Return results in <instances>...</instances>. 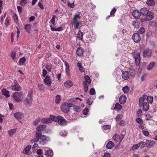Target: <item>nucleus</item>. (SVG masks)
<instances>
[{
  "instance_id": "obj_1",
  "label": "nucleus",
  "mask_w": 157,
  "mask_h": 157,
  "mask_svg": "<svg viewBox=\"0 0 157 157\" xmlns=\"http://www.w3.org/2000/svg\"><path fill=\"white\" fill-rule=\"evenodd\" d=\"M81 13V12H79L75 13L71 21V24L74 26L75 28V29H77L79 25V20L82 17Z\"/></svg>"
},
{
  "instance_id": "obj_2",
  "label": "nucleus",
  "mask_w": 157,
  "mask_h": 157,
  "mask_svg": "<svg viewBox=\"0 0 157 157\" xmlns=\"http://www.w3.org/2000/svg\"><path fill=\"white\" fill-rule=\"evenodd\" d=\"M51 117L52 119L53 118L54 121L58 123L60 125L65 126L67 124V121L61 116H58L56 117L54 116Z\"/></svg>"
},
{
  "instance_id": "obj_3",
  "label": "nucleus",
  "mask_w": 157,
  "mask_h": 157,
  "mask_svg": "<svg viewBox=\"0 0 157 157\" xmlns=\"http://www.w3.org/2000/svg\"><path fill=\"white\" fill-rule=\"evenodd\" d=\"M139 103L140 106L142 107L144 111H147L148 110L149 106L148 104L145 100H144L143 98H140L139 99Z\"/></svg>"
},
{
  "instance_id": "obj_4",
  "label": "nucleus",
  "mask_w": 157,
  "mask_h": 157,
  "mask_svg": "<svg viewBox=\"0 0 157 157\" xmlns=\"http://www.w3.org/2000/svg\"><path fill=\"white\" fill-rule=\"evenodd\" d=\"M24 94L22 92H16L13 93V98L17 102L20 101L23 98Z\"/></svg>"
},
{
  "instance_id": "obj_5",
  "label": "nucleus",
  "mask_w": 157,
  "mask_h": 157,
  "mask_svg": "<svg viewBox=\"0 0 157 157\" xmlns=\"http://www.w3.org/2000/svg\"><path fill=\"white\" fill-rule=\"evenodd\" d=\"M73 105V104L72 103H64L62 105V110L63 112L67 113L69 111V108L72 107Z\"/></svg>"
},
{
  "instance_id": "obj_6",
  "label": "nucleus",
  "mask_w": 157,
  "mask_h": 157,
  "mask_svg": "<svg viewBox=\"0 0 157 157\" xmlns=\"http://www.w3.org/2000/svg\"><path fill=\"white\" fill-rule=\"evenodd\" d=\"M133 55L135 59L136 64L137 66H138L140 64V53L136 52H133Z\"/></svg>"
},
{
  "instance_id": "obj_7",
  "label": "nucleus",
  "mask_w": 157,
  "mask_h": 157,
  "mask_svg": "<svg viewBox=\"0 0 157 157\" xmlns=\"http://www.w3.org/2000/svg\"><path fill=\"white\" fill-rule=\"evenodd\" d=\"M40 139V140L39 142V143L42 145H44L50 140V139L48 137L44 135L41 136Z\"/></svg>"
},
{
  "instance_id": "obj_8",
  "label": "nucleus",
  "mask_w": 157,
  "mask_h": 157,
  "mask_svg": "<svg viewBox=\"0 0 157 157\" xmlns=\"http://www.w3.org/2000/svg\"><path fill=\"white\" fill-rule=\"evenodd\" d=\"M32 93L31 92H30L28 93L26 99L24 101V102L25 105H30L32 104L33 101L32 96Z\"/></svg>"
},
{
  "instance_id": "obj_9",
  "label": "nucleus",
  "mask_w": 157,
  "mask_h": 157,
  "mask_svg": "<svg viewBox=\"0 0 157 157\" xmlns=\"http://www.w3.org/2000/svg\"><path fill=\"white\" fill-rule=\"evenodd\" d=\"M51 116H54L52 115L50 116L49 118H43L41 120V121L43 123L47 124L50 123H51L53 121V118L52 119Z\"/></svg>"
},
{
  "instance_id": "obj_10",
  "label": "nucleus",
  "mask_w": 157,
  "mask_h": 157,
  "mask_svg": "<svg viewBox=\"0 0 157 157\" xmlns=\"http://www.w3.org/2000/svg\"><path fill=\"white\" fill-rule=\"evenodd\" d=\"M152 51L148 49H145L143 52V56L144 57L149 58L151 56Z\"/></svg>"
},
{
  "instance_id": "obj_11",
  "label": "nucleus",
  "mask_w": 157,
  "mask_h": 157,
  "mask_svg": "<svg viewBox=\"0 0 157 157\" xmlns=\"http://www.w3.org/2000/svg\"><path fill=\"white\" fill-rule=\"evenodd\" d=\"M132 38L134 41L136 43L139 42L141 39L140 36L137 33L134 34L132 36Z\"/></svg>"
},
{
  "instance_id": "obj_12",
  "label": "nucleus",
  "mask_w": 157,
  "mask_h": 157,
  "mask_svg": "<svg viewBox=\"0 0 157 157\" xmlns=\"http://www.w3.org/2000/svg\"><path fill=\"white\" fill-rule=\"evenodd\" d=\"M155 143L154 141L147 140L146 141V144L147 148H150L154 146Z\"/></svg>"
},
{
  "instance_id": "obj_13",
  "label": "nucleus",
  "mask_w": 157,
  "mask_h": 157,
  "mask_svg": "<svg viewBox=\"0 0 157 157\" xmlns=\"http://www.w3.org/2000/svg\"><path fill=\"white\" fill-rule=\"evenodd\" d=\"M14 84L12 86V90H21V87L17 83V81L16 80H15L14 81Z\"/></svg>"
},
{
  "instance_id": "obj_14",
  "label": "nucleus",
  "mask_w": 157,
  "mask_h": 157,
  "mask_svg": "<svg viewBox=\"0 0 157 157\" xmlns=\"http://www.w3.org/2000/svg\"><path fill=\"white\" fill-rule=\"evenodd\" d=\"M143 98L144 100H145V101H147L150 103H151L153 101V98L152 97L147 96L144 95L142 97H141Z\"/></svg>"
},
{
  "instance_id": "obj_15",
  "label": "nucleus",
  "mask_w": 157,
  "mask_h": 157,
  "mask_svg": "<svg viewBox=\"0 0 157 157\" xmlns=\"http://www.w3.org/2000/svg\"><path fill=\"white\" fill-rule=\"evenodd\" d=\"M124 138V136L121 135L115 134L113 136V138L116 141L119 142L120 143L122 141Z\"/></svg>"
},
{
  "instance_id": "obj_16",
  "label": "nucleus",
  "mask_w": 157,
  "mask_h": 157,
  "mask_svg": "<svg viewBox=\"0 0 157 157\" xmlns=\"http://www.w3.org/2000/svg\"><path fill=\"white\" fill-rule=\"evenodd\" d=\"M44 82L46 85L48 86H51L52 80L50 77L48 76H47L44 79Z\"/></svg>"
},
{
  "instance_id": "obj_17",
  "label": "nucleus",
  "mask_w": 157,
  "mask_h": 157,
  "mask_svg": "<svg viewBox=\"0 0 157 157\" xmlns=\"http://www.w3.org/2000/svg\"><path fill=\"white\" fill-rule=\"evenodd\" d=\"M64 86L67 88H69L71 87L73 85V83L71 80H69L64 83Z\"/></svg>"
},
{
  "instance_id": "obj_18",
  "label": "nucleus",
  "mask_w": 157,
  "mask_h": 157,
  "mask_svg": "<svg viewBox=\"0 0 157 157\" xmlns=\"http://www.w3.org/2000/svg\"><path fill=\"white\" fill-rule=\"evenodd\" d=\"M140 12L137 10H134L133 11L132 15L135 19L138 18L140 16Z\"/></svg>"
},
{
  "instance_id": "obj_19",
  "label": "nucleus",
  "mask_w": 157,
  "mask_h": 157,
  "mask_svg": "<svg viewBox=\"0 0 157 157\" xmlns=\"http://www.w3.org/2000/svg\"><path fill=\"white\" fill-rule=\"evenodd\" d=\"M44 149L45 151V155H48L50 156H51L53 155V153L52 150L48 149V148L46 147H44Z\"/></svg>"
},
{
  "instance_id": "obj_20",
  "label": "nucleus",
  "mask_w": 157,
  "mask_h": 157,
  "mask_svg": "<svg viewBox=\"0 0 157 157\" xmlns=\"http://www.w3.org/2000/svg\"><path fill=\"white\" fill-rule=\"evenodd\" d=\"M149 10L147 8L144 7L140 10V13L143 15H146L148 13Z\"/></svg>"
},
{
  "instance_id": "obj_21",
  "label": "nucleus",
  "mask_w": 157,
  "mask_h": 157,
  "mask_svg": "<svg viewBox=\"0 0 157 157\" xmlns=\"http://www.w3.org/2000/svg\"><path fill=\"white\" fill-rule=\"evenodd\" d=\"M127 98L125 95H122L120 97L119 99L120 103L121 104H124L126 101Z\"/></svg>"
},
{
  "instance_id": "obj_22",
  "label": "nucleus",
  "mask_w": 157,
  "mask_h": 157,
  "mask_svg": "<svg viewBox=\"0 0 157 157\" xmlns=\"http://www.w3.org/2000/svg\"><path fill=\"white\" fill-rule=\"evenodd\" d=\"M155 63L154 61L150 62L147 67V69L148 71L152 70L155 66Z\"/></svg>"
},
{
  "instance_id": "obj_23",
  "label": "nucleus",
  "mask_w": 157,
  "mask_h": 157,
  "mask_svg": "<svg viewBox=\"0 0 157 157\" xmlns=\"http://www.w3.org/2000/svg\"><path fill=\"white\" fill-rule=\"evenodd\" d=\"M2 94L5 96L6 98L10 97L9 91L5 88H3L1 90Z\"/></svg>"
},
{
  "instance_id": "obj_24",
  "label": "nucleus",
  "mask_w": 157,
  "mask_h": 157,
  "mask_svg": "<svg viewBox=\"0 0 157 157\" xmlns=\"http://www.w3.org/2000/svg\"><path fill=\"white\" fill-rule=\"evenodd\" d=\"M122 78L124 80H127L129 77V74L127 71H123L122 73Z\"/></svg>"
},
{
  "instance_id": "obj_25",
  "label": "nucleus",
  "mask_w": 157,
  "mask_h": 157,
  "mask_svg": "<svg viewBox=\"0 0 157 157\" xmlns=\"http://www.w3.org/2000/svg\"><path fill=\"white\" fill-rule=\"evenodd\" d=\"M46 128V126L45 124H43L39 125L36 128L37 131L41 132L42 131L44 130Z\"/></svg>"
},
{
  "instance_id": "obj_26",
  "label": "nucleus",
  "mask_w": 157,
  "mask_h": 157,
  "mask_svg": "<svg viewBox=\"0 0 157 157\" xmlns=\"http://www.w3.org/2000/svg\"><path fill=\"white\" fill-rule=\"evenodd\" d=\"M31 148L32 147L31 145H28L24 148L23 151V153L26 154H28Z\"/></svg>"
},
{
  "instance_id": "obj_27",
  "label": "nucleus",
  "mask_w": 157,
  "mask_h": 157,
  "mask_svg": "<svg viewBox=\"0 0 157 157\" xmlns=\"http://www.w3.org/2000/svg\"><path fill=\"white\" fill-rule=\"evenodd\" d=\"M14 116L18 120H20L22 118V114L21 113H14Z\"/></svg>"
},
{
  "instance_id": "obj_28",
  "label": "nucleus",
  "mask_w": 157,
  "mask_h": 157,
  "mask_svg": "<svg viewBox=\"0 0 157 157\" xmlns=\"http://www.w3.org/2000/svg\"><path fill=\"white\" fill-rule=\"evenodd\" d=\"M85 81L83 82V84L90 83L91 82V80L90 77L88 75H86L84 77Z\"/></svg>"
},
{
  "instance_id": "obj_29",
  "label": "nucleus",
  "mask_w": 157,
  "mask_h": 157,
  "mask_svg": "<svg viewBox=\"0 0 157 157\" xmlns=\"http://www.w3.org/2000/svg\"><path fill=\"white\" fill-rule=\"evenodd\" d=\"M83 49L81 47L77 48L76 53L78 56H81L83 55Z\"/></svg>"
},
{
  "instance_id": "obj_30",
  "label": "nucleus",
  "mask_w": 157,
  "mask_h": 157,
  "mask_svg": "<svg viewBox=\"0 0 157 157\" xmlns=\"http://www.w3.org/2000/svg\"><path fill=\"white\" fill-rule=\"evenodd\" d=\"M17 128H13L9 130L8 132L9 136H12L16 132Z\"/></svg>"
},
{
  "instance_id": "obj_31",
  "label": "nucleus",
  "mask_w": 157,
  "mask_h": 157,
  "mask_svg": "<svg viewBox=\"0 0 157 157\" xmlns=\"http://www.w3.org/2000/svg\"><path fill=\"white\" fill-rule=\"evenodd\" d=\"M114 146V144L111 141L108 142L106 145V148L108 149H111Z\"/></svg>"
},
{
  "instance_id": "obj_32",
  "label": "nucleus",
  "mask_w": 157,
  "mask_h": 157,
  "mask_svg": "<svg viewBox=\"0 0 157 157\" xmlns=\"http://www.w3.org/2000/svg\"><path fill=\"white\" fill-rule=\"evenodd\" d=\"M110 127V125L108 124L104 125L102 127L103 129L104 130V132L105 133L108 132Z\"/></svg>"
},
{
  "instance_id": "obj_33",
  "label": "nucleus",
  "mask_w": 157,
  "mask_h": 157,
  "mask_svg": "<svg viewBox=\"0 0 157 157\" xmlns=\"http://www.w3.org/2000/svg\"><path fill=\"white\" fill-rule=\"evenodd\" d=\"M83 36V33L81 32L80 30L78 31V34L77 38L78 40H82Z\"/></svg>"
},
{
  "instance_id": "obj_34",
  "label": "nucleus",
  "mask_w": 157,
  "mask_h": 157,
  "mask_svg": "<svg viewBox=\"0 0 157 157\" xmlns=\"http://www.w3.org/2000/svg\"><path fill=\"white\" fill-rule=\"evenodd\" d=\"M25 29L26 31L28 33H29L30 32L31 28V25L29 24H27L25 25Z\"/></svg>"
},
{
  "instance_id": "obj_35",
  "label": "nucleus",
  "mask_w": 157,
  "mask_h": 157,
  "mask_svg": "<svg viewBox=\"0 0 157 157\" xmlns=\"http://www.w3.org/2000/svg\"><path fill=\"white\" fill-rule=\"evenodd\" d=\"M122 90L124 94H127L130 90V88L127 86H126L123 87Z\"/></svg>"
},
{
  "instance_id": "obj_36",
  "label": "nucleus",
  "mask_w": 157,
  "mask_h": 157,
  "mask_svg": "<svg viewBox=\"0 0 157 157\" xmlns=\"http://www.w3.org/2000/svg\"><path fill=\"white\" fill-rule=\"evenodd\" d=\"M146 4L149 6H153L155 4V2L153 0H148Z\"/></svg>"
},
{
  "instance_id": "obj_37",
  "label": "nucleus",
  "mask_w": 157,
  "mask_h": 157,
  "mask_svg": "<svg viewBox=\"0 0 157 157\" xmlns=\"http://www.w3.org/2000/svg\"><path fill=\"white\" fill-rule=\"evenodd\" d=\"M40 121V117H37L33 122V124L34 126L37 125Z\"/></svg>"
},
{
  "instance_id": "obj_38",
  "label": "nucleus",
  "mask_w": 157,
  "mask_h": 157,
  "mask_svg": "<svg viewBox=\"0 0 157 157\" xmlns=\"http://www.w3.org/2000/svg\"><path fill=\"white\" fill-rule=\"evenodd\" d=\"M26 61V59L25 57L21 58L19 61V64L20 65H22Z\"/></svg>"
},
{
  "instance_id": "obj_39",
  "label": "nucleus",
  "mask_w": 157,
  "mask_h": 157,
  "mask_svg": "<svg viewBox=\"0 0 157 157\" xmlns=\"http://www.w3.org/2000/svg\"><path fill=\"white\" fill-rule=\"evenodd\" d=\"M41 134L42 132H41L37 131L36 133L35 137L39 139L42 136Z\"/></svg>"
},
{
  "instance_id": "obj_40",
  "label": "nucleus",
  "mask_w": 157,
  "mask_h": 157,
  "mask_svg": "<svg viewBox=\"0 0 157 157\" xmlns=\"http://www.w3.org/2000/svg\"><path fill=\"white\" fill-rule=\"evenodd\" d=\"M129 72L130 75L133 76L135 75V71L131 68H129Z\"/></svg>"
},
{
  "instance_id": "obj_41",
  "label": "nucleus",
  "mask_w": 157,
  "mask_h": 157,
  "mask_svg": "<svg viewBox=\"0 0 157 157\" xmlns=\"http://www.w3.org/2000/svg\"><path fill=\"white\" fill-rule=\"evenodd\" d=\"M52 65L51 63H48L46 65L45 68L49 71H50L52 69Z\"/></svg>"
},
{
  "instance_id": "obj_42",
  "label": "nucleus",
  "mask_w": 157,
  "mask_h": 157,
  "mask_svg": "<svg viewBox=\"0 0 157 157\" xmlns=\"http://www.w3.org/2000/svg\"><path fill=\"white\" fill-rule=\"evenodd\" d=\"M145 31V29L144 27H142L138 30V32L139 33L142 34L144 33Z\"/></svg>"
},
{
  "instance_id": "obj_43",
  "label": "nucleus",
  "mask_w": 157,
  "mask_h": 157,
  "mask_svg": "<svg viewBox=\"0 0 157 157\" xmlns=\"http://www.w3.org/2000/svg\"><path fill=\"white\" fill-rule=\"evenodd\" d=\"M153 18V16L152 15H147L146 17L145 18L144 20L145 21H149Z\"/></svg>"
},
{
  "instance_id": "obj_44",
  "label": "nucleus",
  "mask_w": 157,
  "mask_h": 157,
  "mask_svg": "<svg viewBox=\"0 0 157 157\" xmlns=\"http://www.w3.org/2000/svg\"><path fill=\"white\" fill-rule=\"evenodd\" d=\"M122 106L119 103H116L114 106V109L120 110L121 109Z\"/></svg>"
},
{
  "instance_id": "obj_45",
  "label": "nucleus",
  "mask_w": 157,
  "mask_h": 157,
  "mask_svg": "<svg viewBox=\"0 0 157 157\" xmlns=\"http://www.w3.org/2000/svg\"><path fill=\"white\" fill-rule=\"evenodd\" d=\"M140 146V144L138 143V144H134L132 147V149L133 150L136 149Z\"/></svg>"
},
{
  "instance_id": "obj_46",
  "label": "nucleus",
  "mask_w": 157,
  "mask_h": 157,
  "mask_svg": "<svg viewBox=\"0 0 157 157\" xmlns=\"http://www.w3.org/2000/svg\"><path fill=\"white\" fill-rule=\"evenodd\" d=\"M27 3L26 0H21L20 2V5L22 6H25Z\"/></svg>"
},
{
  "instance_id": "obj_47",
  "label": "nucleus",
  "mask_w": 157,
  "mask_h": 157,
  "mask_svg": "<svg viewBox=\"0 0 157 157\" xmlns=\"http://www.w3.org/2000/svg\"><path fill=\"white\" fill-rule=\"evenodd\" d=\"M133 25L135 27H137L139 26L140 23L137 21H134L133 22Z\"/></svg>"
},
{
  "instance_id": "obj_48",
  "label": "nucleus",
  "mask_w": 157,
  "mask_h": 157,
  "mask_svg": "<svg viewBox=\"0 0 157 157\" xmlns=\"http://www.w3.org/2000/svg\"><path fill=\"white\" fill-rule=\"evenodd\" d=\"M61 100L60 99V96L59 95H57L56 96V98L55 99V102L56 103L58 104L60 100Z\"/></svg>"
},
{
  "instance_id": "obj_49",
  "label": "nucleus",
  "mask_w": 157,
  "mask_h": 157,
  "mask_svg": "<svg viewBox=\"0 0 157 157\" xmlns=\"http://www.w3.org/2000/svg\"><path fill=\"white\" fill-rule=\"evenodd\" d=\"M136 121L137 123L140 124H142L143 123L142 120L139 118L136 119Z\"/></svg>"
},
{
  "instance_id": "obj_50",
  "label": "nucleus",
  "mask_w": 157,
  "mask_h": 157,
  "mask_svg": "<svg viewBox=\"0 0 157 157\" xmlns=\"http://www.w3.org/2000/svg\"><path fill=\"white\" fill-rule=\"evenodd\" d=\"M39 140V139L36 138V137H35L33 139H31L30 140V142L31 143H35L38 142Z\"/></svg>"
},
{
  "instance_id": "obj_51",
  "label": "nucleus",
  "mask_w": 157,
  "mask_h": 157,
  "mask_svg": "<svg viewBox=\"0 0 157 157\" xmlns=\"http://www.w3.org/2000/svg\"><path fill=\"white\" fill-rule=\"evenodd\" d=\"M11 56L12 59L14 60L16 56V52L14 51H13L11 52Z\"/></svg>"
},
{
  "instance_id": "obj_52",
  "label": "nucleus",
  "mask_w": 157,
  "mask_h": 157,
  "mask_svg": "<svg viewBox=\"0 0 157 157\" xmlns=\"http://www.w3.org/2000/svg\"><path fill=\"white\" fill-rule=\"evenodd\" d=\"M13 17L15 22H17L18 21V18L17 15L16 14L14 13Z\"/></svg>"
},
{
  "instance_id": "obj_53",
  "label": "nucleus",
  "mask_w": 157,
  "mask_h": 157,
  "mask_svg": "<svg viewBox=\"0 0 157 157\" xmlns=\"http://www.w3.org/2000/svg\"><path fill=\"white\" fill-rule=\"evenodd\" d=\"M38 88L40 90H43L44 88V86L42 84H39L38 86Z\"/></svg>"
},
{
  "instance_id": "obj_54",
  "label": "nucleus",
  "mask_w": 157,
  "mask_h": 157,
  "mask_svg": "<svg viewBox=\"0 0 157 157\" xmlns=\"http://www.w3.org/2000/svg\"><path fill=\"white\" fill-rule=\"evenodd\" d=\"M89 112V109H88L86 108L84 109L83 111V114L87 115V114Z\"/></svg>"
},
{
  "instance_id": "obj_55",
  "label": "nucleus",
  "mask_w": 157,
  "mask_h": 157,
  "mask_svg": "<svg viewBox=\"0 0 157 157\" xmlns=\"http://www.w3.org/2000/svg\"><path fill=\"white\" fill-rule=\"evenodd\" d=\"M74 110L75 111L78 112L80 110V108L79 107L75 105L73 106Z\"/></svg>"
},
{
  "instance_id": "obj_56",
  "label": "nucleus",
  "mask_w": 157,
  "mask_h": 157,
  "mask_svg": "<svg viewBox=\"0 0 157 157\" xmlns=\"http://www.w3.org/2000/svg\"><path fill=\"white\" fill-rule=\"evenodd\" d=\"M139 144H140V145H141V148H143L144 147L146 146V142L144 143L143 141H141L139 143Z\"/></svg>"
},
{
  "instance_id": "obj_57",
  "label": "nucleus",
  "mask_w": 157,
  "mask_h": 157,
  "mask_svg": "<svg viewBox=\"0 0 157 157\" xmlns=\"http://www.w3.org/2000/svg\"><path fill=\"white\" fill-rule=\"evenodd\" d=\"M36 153L38 155H41L43 153V151L41 149H37L36 151Z\"/></svg>"
},
{
  "instance_id": "obj_58",
  "label": "nucleus",
  "mask_w": 157,
  "mask_h": 157,
  "mask_svg": "<svg viewBox=\"0 0 157 157\" xmlns=\"http://www.w3.org/2000/svg\"><path fill=\"white\" fill-rule=\"evenodd\" d=\"M95 93V91L94 89L91 88L90 91V95H94Z\"/></svg>"
},
{
  "instance_id": "obj_59",
  "label": "nucleus",
  "mask_w": 157,
  "mask_h": 157,
  "mask_svg": "<svg viewBox=\"0 0 157 157\" xmlns=\"http://www.w3.org/2000/svg\"><path fill=\"white\" fill-rule=\"evenodd\" d=\"M67 132L66 131H64L60 133V134L61 136L63 137H65L67 135Z\"/></svg>"
},
{
  "instance_id": "obj_60",
  "label": "nucleus",
  "mask_w": 157,
  "mask_h": 157,
  "mask_svg": "<svg viewBox=\"0 0 157 157\" xmlns=\"http://www.w3.org/2000/svg\"><path fill=\"white\" fill-rule=\"evenodd\" d=\"M93 101L91 98H89L87 100V103L89 105H91L92 104Z\"/></svg>"
},
{
  "instance_id": "obj_61",
  "label": "nucleus",
  "mask_w": 157,
  "mask_h": 157,
  "mask_svg": "<svg viewBox=\"0 0 157 157\" xmlns=\"http://www.w3.org/2000/svg\"><path fill=\"white\" fill-rule=\"evenodd\" d=\"M149 24L150 25L155 26L156 25V23L155 21H150L149 22Z\"/></svg>"
},
{
  "instance_id": "obj_62",
  "label": "nucleus",
  "mask_w": 157,
  "mask_h": 157,
  "mask_svg": "<svg viewBox=\"0 0 157 157\" xmlns=\"http://www.w3.org/2000/svg\"><path fill=\"white\" fill-rule=\"evenodd\" d=\"M56 18V16L55 15H53L52 17L51 20V22L54 25L55 22V20Z\"/></svg>"
},
{
  "instance_id": "obj_63",
  "label": "nucleus",
  "mask_w": 157,
  "mask_h": 157,
  "mask_svg": "<svg viewBox=\"0 0 157 157\" xmlns=\"http://www.w3.org/2000/svg\"><path fill=\"white\" fill-rule=\"evenodd\" d=\"M116 11V9L115 8H113L110 12V15H113Z\"/></svg>"
},
{
  "instance_id": "obj_64",
  "label": "nucleus",
  "mask_w": 157,
  "mask_h": 157,
  "mask_svg": "<svg viewBox=\"0 0 157 157\" xmlns=\"http://www.w3.org/2000/svg\"><path fill=\"white\" fill-rule=\"evenodd\" d=\"M121 118V116L120 115H118L116 118V120L117 121H119Z\"/></svg>"
}]
</instances>
